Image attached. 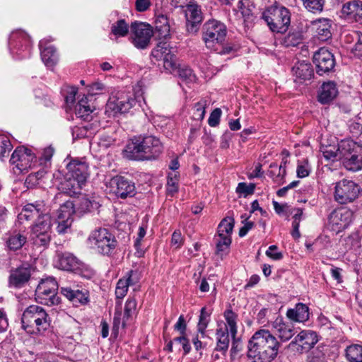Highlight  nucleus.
<instances>
[{"label": "nucleus", "mask_w": 362, "mask_h": 362, "mask_svg": "<svg viewBox=\"0 0 362 362\" xmlns=\"http://www.w3.org/2000/svg\"><path fill=\"white\" fill-rule=\"evenodd\" d=\"M339 151V144H337L334 146H326L322 150L325 158L329 161L325 167L331 172L334 173L338 170L339 163H338V151Z\"/></svg>", "instance_id": "30"}, {"label": "nucleus", "mask_w": 362, "mask_h": 362, "mask_svg": "<svg viewBox=\"0 0 362 362\" xmlns=\"http://www.w3.org/2000/svg\"><path fill=\"white\" fill-rule=\"evenodd\" d=\"M92 124H87L81 127H78L77 131L78 132V133L77 134V136L81 137L90 136L91 134H93V132L90 131L92 129Z\"/></svg>", "instance_id": "63"}, {"label": "nucleus", "mask_w": 362, "mask_h": 362, "mask_svg": "<svg viewBox=\"0 0 362 362\" xmlns=\"http://www.w3.org/2000/svg\"><path fill=\"white\" fill-rule=\"evenodd\" d=\"M210 321V313L206 312V308H202L200 312L199 322L197 325V332L202 337L205 335L206 329Z\"/></svg>", "instance_id": "46"}, {"label": "nucleus", "mask_w": 362, "mask_h": 362, "mask_svg": "<svg viewBox=\"0 0 362 362\" xmlns=\"http://www.w3.org/2000/svg\"><path fill=\"white\" fill-rule=\"evenodd\" d=\"M359 238L356 233H353L344 238L343 246L345 252L344 258L349 262H354L356 259L355 252L359 247Z\"/></svg>", "instance_id": "29"}, {"label": "nucleus", "mask_w": 362, "mask_h": 362, "mask_svg": "<svg viewBox=\"0 0 362 362\" xmlns=\"http://www.w3.org/2000/svg\"><path fill=\"white\" fill-rule=\"evenodd\" d=\"M23 328L27 332H34V328L40 334L47 330L51 325V319L46 310L37 305L28 307L21 317Z\"/></svg>", "instance_id": "4"}, {"label": "nucleus", "mask_w": 362, "mask_h": 362, "mask_svg": "<svg viewBox=\"0 0 362 362\" xmlns=\"http://www.w3.org/2000/svg\"><path fill=\"white\" fill-rule=\"evenodd\" d=\"M74 214V204L68 200L62 204L57 211L56 230L59 234L67 233L72 222V215Z\"/></svg>", "instance_id": "15"}, {"label": "nucleus", "mask_w": 362, "mask_h": 362, "mask_svg": "<svg viewBox=\"0 0 362 362\" xmlns=\"http://www.w3.org/2000/svg\"><path fill=\"white\" fill-rule=\"evenodd\" d=\"M132 42L138 49H146L150 45L153 32L151 27L142 22H134L131 25Z\"/></svg>", "instance_id": "13"}, {"label": "nucleus", "mask_w": 362, "mask_h": 362, "mask_svg": "<svg viewBox=\"0 0 362 362\" xmlns=\"http://www.w3.org/2000/svg\"><path fill=\"white\" fill-rule=\"evenodd\" d=\"M55 267L62 270L74 272L78 269L79 263L72 254L57 251Z\"/></svg>", "instance_id": "24"}, {"label": "nucleus", "mask_w": 362, "mask_h": 362, "mask_svg": "<svg viewBox=\"0 0 362 362\" xmlns=\"http://www.w3.org/2000/svg\"><path fill=\"white\" fill-rule=\"evenodd\" d=\"M44 40L40 42L39 46L41 50V58L47 67H53L57 62V54L55 48L52 45L46 46Z\"/></svg>", "instance_id": "35"}, {"label": "nucleus", "mask_w": 362, "mask_h": 362, "mask_svg": "<svg viewBox=\"0 0 362 362\" xmlns=\"http://www.w3.org/2000/svg\"><path fill=\"white\" fill-rule=\"evenodd\" d=\"M278 247L276 245H271L266 251V255L274 260H280L283 258V254L281 252H277Z\"/></svg>", "instance_id": "59"}, {"label": "nucleus", "mask_w": 362, "mask_h": 362, "mask_svg": "<svg viewBox=\"0 0 362 362\" xmlns=\"http://www.w3.org/2000/svg\"><path fill=\"white\" fill-rule=\"evenodd\" d=\"M310 168L307 160L302 163H298L297 166L296 173L297 177L299 178H304L308 177L310 174Z\"/></svg>", "instance_id": "55"}, {"label": "nucleus", "mask_w": 362, "mask_h": 362, "mask_svg": "<svg viewBox=\"0 0 362 362\" xmlns=\"http://www.w3.org/2000/svg\"><path fill=\"white\" fill-rule=\"evenodd\" d=\"M235 224L234 218L227 217L223 218L218 226L216 238V254L223 256L228 253L232 243L231 234Z\"/></svg>", "instance_id": "10"}, {"label": "nucleus", "mask_w": 362, "mask_h": 362, "mask_svg": "<svg viewBox=\"0 0 362 362\" xmlns=\"http://www.w3.org/2000/svg\"><path fill=\"white\" fill-rule=\"evenodd\" d=\"M346 126L348 130L353 136H357L360 131H362V126L358 122L350 119L347 121Z\"/></svg>", "instance_id": "58"}, {"label": "nucleus", "mask_w": 362, "mask_h": 362, "mask_svg": "<svg viewBox=\"0 0 362 362\" xmlns=\"http://www.w3.org/2000/svg\"><path fill=\"white\" fill-rule=\"evenodd\" d=\"M280 346L269 330L261 329L249 340L247 356L252 362H271L276 357Z\"/></svg>", "instance_id": "1"}, {"label": "nucleus", "mask_w": 362, "mask_h": 362, "mask_svg": "<svg viewBox=\"0 0 362 362\" xmlns=\"http://www.w3.org/2000/svg\"><path fill=\"white\" fill-rule=\"evenodd\" d=\"M155 29L160 39H166L170 36V24L167 16H157L155 21Z\"/></svg>", "instance_id": "39"}, {"label": "nucleus", "mask_w": 362, "mask_h": 362, "mask_svg": "<svg viewBox=\"0 0 362 362\" xmlns=\"http://www.w3.org/2000/svg\"><path fill=\"white\" fill-rule=\"evenodd\" d=\"M339 218L337 215V210L334 209L328 217V226L337 235L339 233Z\"/></svg>", "instance_id": "51"}, {"label": "nucleus", "mask_w": 362, "mask_h": 362, "mask_svg": "<svg viewBox=\"0 0 362 362\" xmlns=\"http://www.w3.org/2000/svg\"><path fill=\"white\" fill-rule=\"evenodd\" d=\"M221 112L220 108H216L213 110L208 119V123L210 127H214L219 124Z\"/></svg>", "instance_id": "57"}, {"label": "nucleus", "mask_w": 362, "mask_h": 362, "mask_svg": "<svg viewBox=\"0 0 362 362\" xmlns=\"http://www.w3.org/2000/svg\"><path fill=\"white\" fill-rule=\"evenodd\" d=\"M107 187L112 193L121 199L131 197L135 194L134 182L123 176H115L111 178Z\"/></svg>", "instance_id": "14"}, {"label": "nucleus", "mask_w": 362, "mask_h": 362, "mask_svg": "<svg viewBox=\"0 0 362 362\" xmlns=\"http://www.w3.org/2000/svg\"><path fill=\"white\" fill-rule=\"evenodd\" d=\"M309 308L305 304L298 303L294 308L288 309L286 316L288 319L298 322H304L309 319Z\"/></svg>", "instance_id": "32"}, {"label": "nucleus", "mask_w": 362, "mask_h": 362, "mask_svg": "<svg viewBox=\"0 0 362 362\" xmlns=\"http://www.w3.org/2000/svg\"><path fill=\"white\" fill-rule=\"evenodd\" d=\"M341 162L351 172L362 170V144L351 139L341 140Z\"/></svg>", "instance_id": "6"}, {"label": "nucleus", "mask_w": 362, "mask_h": 362, "mask_svg": "<svg viewBox=\"0 0 362 362\" xmlns=\"http://www.w3.org/2000/svg\"><path fill=\"white\" fill-rule=\"evenodd\" d=\"M84 185V182L66 174V178L60 184L59 189L61 193L59 195L66 194L72 197L78 194L81 193V190Z\"/></svg>", "instance_id": "26"}, {"label": "nucleus", "mask_w": 362, "mask_h": 362, "mask_svg": "<svg viewBox=\"0 0 362 362\" xmlns=\"http://www.w3.org/2000/svg\"><path fill=\"white\" fill-rule=\"evenodd\" d=\"M305 8L312 13L320 12L323 9L325 0H301Z\"/></svg>", "instance_id": "48"}, {"label": "nucleus", "mask_w": 362, "mask_h": 362, "mask_svg": "<svg viewBox=\"0 0 362 362\" xmlns=\"http://www.w3.org/2000/svg\"><path fill=\"white\" fill-rule=\"evenodd\" d=\"M303 40V29L298 28H292L289 33L281 39V44L286 47H296L302 42Z\"/></svg>", "instance_id": "37"}, {"label": "nucleus", "mask_w": 362, "mask_h": 362, "mask_svg": "<svg viewBox=\"0 0 362 362\" xmlns=\"http://www.w3.org/2000/svg\"><path fill=\"white\" fill-rule=\"evenodd\" d=\"M313 63L316 66L317 74L321 76L329 73L335 66L333 54L325 47L319 49L314 54Z\"/></svg>", "instance_id": "16"}, {"label": "nucleus", "mask_w": 362, "mask_h": 362, "mask_svg": "<svg viewBox=\"0 0 362 362\" xmlns=\"http://www.w3.org/2000/svg\"><path fill=\"white\" fill-rule=\"evenodd\" d=\"M224 317L227 322V327H229V331L233 338L235 337L237 334V318L238 315L230 309L226 310L224 312Z\"/></svg>", "instance_id": "44"}, {"label": "nucleus", "mask_w": 362, "mask_h": 362, "mask_svg": "<svg viewBox=\"0 0 362 362\" xmlns=\"http://www.w3.org/2000/svg\"><path fill=\"white\" fill-rule=\"evenodd\" d=\"M27 243V235L25 232L13 231L6 238V245L10 251H17Z\"/></svg>", "instance_id": "33"}, {"label": "nucleus", "mask_w": 362, "mask_h": 362, "mask_svg": "<svg viewBox=\"0 0 362 362\" xmlns=\"http://www.w3.org/2000/svg\"><path fill=\"white\" fill-rule=\"evenodd\" d=\"M245 3H247V1H239L238 7L240 11L242 16L243 18L245 27L247 28H250L252 26L255 17L253 15L249 6H246Z\"/></svg>", "instance_id": "43"}, {"label": "nucleus", "mask_w": 362, "mask_h": 362, "mask_svg": "<svg viewBox=\"0 0 362 362\" xmlns=\"http://www.w3.org/2000/svg\"><path fill=\"white\" fill-rule=\"evenodd\" d=\"M50 216L49 209L42 200L35 201L27 204L18 214L20 220L30 221L33 218L39 219L40 217Z\"/></svg>", "instance_id": "17"}, {"label": "nucleus", "mask_w": 362, "mask_h": 362, "mask_svg": "<svg viewBox=\"0 0 362 362\" xmlns=\"http://www.w3.org/2000/svg\"><path fill=\"white\" fill-rule=\"evenodd\" d=\"M163 151L160 140L151 135L134 136L124 151L125 156L134 160L156 159Z\"/></svg>", "instance_id": "2"}, {"label": "nucleus", "mask_w": 362, "mask_h": 362, "mask_svg": "<svg viewBox=\"0 0 362 362\" xmlns=\"http://www.w3.org/2000/svg\"><path fill=\"white\" fill-rule=\"evenodd\" d=\"M360 192L359 186L351 180H344L341 187V204L356 199Z\"/></svg>", "instance_id": "27"}, {"label": "nucleus", "mask_w": 362, "mask_h": 362, "mask_svg": "<svg viewBox=\"0 0 362 362\" xmlns=\"http://www.w3.org/2000/svg\"><path fill=\"white\" fill-rule=\"evenodd\" d=\"M317 341V335L315 332L312 330H303L295 337L293 340L289 344V346L298 345V351L301 352L308 351Z\"/></svg>", "instance_id": "19"}, {"label": "nucleus", "mask_w": 362, "mask_h": 362, "mask_svg": "<svg viewBox=\"0 0 362 362\" xmlns=\"http://www.w3.org/2000/svg\"><path fill=\"white\" fill-rule=\"evenodd\" d=\"M136 103L133 98H111L106 105V111L114 115L128 112Z\"/></svg>", "instance_id": "21"}, {"label": "nucleus", "mask_w": 362, "mask_h": 362, "mask_svg": "<svg viewBox=\"0 0 362 362\" xmlns=\"http://www.w3.org/2000/svg\"><path fill=\"white\" fill-rule=\"evenodd\" d=\"M12 149V144L8 138L0 135V159L3 160L4 158L8 157Z\"/></svg>", "instance_id": "49"}, {"label": "nucleus", "mask_w": 362, "mask_h": 362, "mask_svg": "<svg viewBox=\"0 0 362 362\" xmlns=\"http://www.w3.org/2000/svg\"><path fill=\"white\" fill-rule=\"evenodd\" d=\"M272 327L281 341H288L295 334L293 325L284 321L282 318L277 317L272 322Z\"/></svg>", "instance_id": "23"}, {"label": "nucleus", "mask_w": 362, "mask_h": 362, "mask_svg": "<svg viewBox=\"0 0 362 362\" xmlns=\"http://www.w3.org/2000/svg\"><path fill=\"white\" fill-rule=\"evenodd\" d=\"M293 75L299 82L310 80L314 76V71L311 64L300 62L296 63L292 68Z\"/></svg>", "instance_id": "31"}, {"label": "nucleus", "mask_w": 362, "mask_h": 362, "mask_svg": "<svg viewBox=\"0 0 362 362\" xmlns=\"http://www.w3.org/2000/svg\"><path fill=\"white\" fill-rule=\"evenodd\" d=\"M175 343L180 344L184 350V354L187 355L191 350V346L186 334H180V337L174 338Z\"/></svg>", "instance_id": "54"}, {"label": "nucleus", "mask_w": 362, "mask_h": 362, "mask_svg": "<svg viewBox=\"0 0 362 362\" xmlns=\"http://www.w3.org/2000/svg\"><path fill=\"white\" fill-rule=\"evenodd\" d=\"M255 185L250 183L247 185L245 182H240L236 188L238 194H243L245 197L251 195L255 192Z\"/></svg>", "instance_id": "52"}, {"label": "nucleus", "mask_w": 362, "mask_h": 362, "mask_svg": "<svg viewBox=\"0 0 362 362\" xmlns=\"http://www.w3.org/2000/svg\"><path fill=\"white\" fill-rule=\"evenodd\" d=\"M226 27L220 21L209 20L203 26V40L208 49L214 50L219 54H225L230 50H226L223 42L226 36Z\"/></svg>", "instance_id": "5"}, {"label": "nucleus", "mask_w": 362, "mask_h": 362, "mask_svg": "<svg viewBox=\"0 0 362 362\" xmlns=\"http://www.w3.org/2000/svg\"><path fill=\"white\" fill-rule=\"evenodd\" d=\"M136 308V301L134 298H128L125 307H124V320L122 322V326L124 327L125 321L128 320L135 313Z\"/></svg>", "instance_id": "50"}, {"label": "nucleus", "mask_w": 362, "mask_h": 362, "mask_svg": "<svg viewBox=\"0 0 362 362\" xmlns=\"http://www.w3.org/2000/svg\"><path fill=\"white\" fill-rule=\"evenodd\" d=\"M167 194L170 196H173L178 191V183L176 177L168 178L166 185Z\"/></svg>", "instance_id": "56"}, {"label": "nucleus", "mask_w": 362, "mask_h": 362, "mask_svg": "<svg viewBox=\"0 0 362 362\" xmlns=\"http://www.w3.org/2000/svg\"><path fill=\"white\" fill-rule=\"evenodd\" d=\"M345 357L349 362H362V345L354 344L345 349Z\"/></svg>", "instance_id": "42"}, {"label": "nucleus", "mask_w": 362, "mask_h": 362, "mask_svg": "<svg viewBox=\"0 0 362 362\" xmlns=\"http://www.w3.org/2000/svg\"><path fill=\"white\" fill-rule=\"evenodd\" d=\"M67 175L86 184L89 177L88 164L83 160L73 159L67 165Z\"/></svg>", "instance_id": "20"}, {"label": "nucleus", "mask_w": 362, "mask_h": 362, "mask_svg": "<svg viewBox=\"0 0 362 362\" xmlns=\"http://www.w3.org/2000/svg\"><path fill=\"white\" fill-rule=\"evenodd\" d=\"M151 6V0H136L135 8L139 12H144L147 11Z\"/></svg>", "instance_id": "62"}, {"label": "nucleus", "mask_w": 362, "mask_h": 362, "mask_svg": "<svg viewBox=\"0 0 362 362\" xmlns=\"http://www.w3.org/2000/svg\"><path fill=\"white\" fill-rule=\"evenodd\" d=\"M351 53L356 57H362V35L354 44V46L350 49Z\"/></svg>", "instance_id": "61"}, {"label": "nucleus", "mask_w": 362, "mask_h": 362, "mask_svg": "<svg viewBox=\"0 0 362 362\" xmlns=\"http://www.w3.org/2000/svg\"><path fill=\"white\" fill-rule=\"evenodd\" d=\"M58 284L52 277L42 279L35 290V295L40 300L41 303L52 305L59 303L57 296Z\"/></svg>", "instance_id": "12"}, {"label": "nucleus", "mask_w": 362, "mask_h": 362, "mask_svg": "<svg viewBox=\"0 0 362 362\" xmlns=\"http://www.w3.org/2000/svg\"><path fill=\"white\" fill-rule=\"evenodd\" d=\"M30 276V266L29 264L22 265L11 270L9 276V284L15 288H21L29 281Z\"/></svg>", "instance_id": "22"}, {"label": "nucleus", "mask_w": 362, "mask_h": 362, "mask_svg": "<svg viewBox=\"0 0 362 362\" xmlns=\"http://www.w3.org/2000/svg\"><path fill=\"white\" fill-rule=\"evenodd\" d=\"M61 293L76 306L78 304H85L88 301L87 293L79 290H72L69 287H62Z\"/></svg>", "instance_id": "38"}, {"label": "nucleus", "mask_w": 362, "mask_h": 362, "mask_svg": "<svg viewBox=\"0 0 362 362\" xmlns=\"http://www.w3.org/2000/svg\"><path fill=\"white\" fill-rule=\"evenodd\" d=\"M128 287V281H123V279H119L115 289L116 298L118 299L123 298L127 293Z\"/></svg>", "instance_id": "53"}, {"label": "nucleus", "mask_w": 362, "mask_h": 362, "mask_svg": "<svg viewBox=\"0 0 362 362\" xmlns=\"http://www.w3.org/2000/svg\"><path fill=\"white\" fill-rule=\"evenodd\" d=\"M362 1L360 0H350L344 3L341 8V18L351 22L358 21Z\"/></svg>", "instance_id": "25"}, {"label": "nucleus", "mask_w": 362, "mask_h": 362, "mask_svg": "<svg viewBox=\"0 0 362 362\" xmlns=\"http://www.w3.org/2000/svg\"><path fill=\"white\" fill-rule=\"evenodd\" d=\"M269 168V175L276 182L281 180L286 176V166L282 164L278 165L276 163H272Z\"/></svg>", "instance_id": "47"}, {"label": "nucleus", "mask_w": 362, "mask_h": 362, "mask_svg": "<svg viewBox=\"0 0 362 362\" xmlns=\"http://www.w3.org/2000/svg\"><path fill=\"white\" fill-rule=\"evenodd\" d=\"M52 218L50 216L36 219L30 228V238L37 247L46 248L52 239Z\"/></svg>", "instance_id": "9"}, {"label": "nucleus", "mask_w": 362, "mask_h": 362, "mask_svg": "<svg viewBox=\"0 0 362 362\" xmlns=\"http://www.w3.org/2000/svg\"><path fill=\"white\" fill-rule=\"evenodd\" d=\"M338 93L337 83L333 81L324 83L321 86V90L318 95V100L326 104L332 100Z\"/></svg>", "instance_id": "34"}, {"label": "nucleus", "mask_w": 362, "mask_h": 362, "mask_svg": "<svg viewBox=\"0 0 362 362\" xmlns=\"http://www.w3.org/2000/svg\"><path fill=\"white\" fill-rule=\"evenodd\" d=\"M262 18L274 33H285L291 23L289 11L284 6H270L263 13Z\"/></svg>", "instance_id": "8"}, {"label": "nucleus", "mask_w": 362, "mask_h": 362, "mask_svg": "<svg viewBox=\"0 0 362 362\" xmlns=\"http://www.w3.org/2000/svg\"><path fill=\"white\" fill-rule=\"evenodd\" d=\"M93 109L88 103L87 96L83 97L75 107V113L78 117L84 120H89L92 118Z\"/></svg>", "instance_id": "40"}, {"label": "nucleus", "mask_w": 362, "mask_h": 362, "mask_svg": "<svg viewBox=\"0 0 362 362\" xmlns=\"http://www.w3.org/2000/svg\"><path fill=\"white\" fill-rule=\"evenodd\" d=\"M35 158L31 150L24 146H18L13 152L10 163L14 165L13 169L15 173H23L33 168Z\"/></svg>", "instance_id": "11"}, {"label": "nucleus", "mask_w": 362, "mask_h": 362, "mask_svg": "<svg viewBox=\"0 0 362 362\" xmlns=\"http://www.w3.org/2000/svg\"><path fill=\"white\" fill-rule=\"evenodd\" d=\"M312 30L315 35L321 41H325L331 37L329 21L325 18H319L310 22Z\"/></svg>", "instance_id": "28"}, {"label": "nucleus", "mask_w": 362, "mask_h": 362, "mask_svg": "<svg viewBox=\"0 0 362 362\" xmlns=\"http://www.w3.org/2000/svg\"><path fill=\"white\" fill-rule=\"evenodd\" d=\"M129 25L124 19H120L112 25L111 32L117 37H124L129 33Z\"/></svg>", "instance_id": "45"}, {"label": "nucleus", "mask_w": 362, "mask_h": 362, "mask_svg": "<svg viewBox=\"0 0 362 362\" xmlns=\"http://www.w3.org/2000/svg\"><path fill=\"white\" fill-rule=\"evenodd\" d=\"M362 35V33L358 31H351L346 33L344 36V42L346 45L356 42V40Z\"/></svg>", "instance_id": "60"}, {"label": "nucleus", "mask_w": 362, "mask_h": 362, "mask_svg": "<svg viewBox=\"0 0 362 362\" xmlns=\"http://www.w3.org/2000/svg\"><path fill=\"white\" fill-rule=\"evenodd\" d=\"M217 344L216 350L226 353L229 346L228 329L226 326L224 328H219L216 330Z\"/></svg>", "instance_id": "41"}, {"label": "nucleus", "mask_w": 362, "mask_h": 362, "mask_svg": "<svg viewBox=\"0 0 362 362\" xmlns=\"http://www.w3.org/2000/svg\"><path fill=\"white\" fill-rule=\"evenodd\" d=\"M186 18V28L189 33H196L199 25L203 21V14L200 6L194 1L187 6L185 10Z\"/></svg>", "instance_id": "18"}, {"label": "nucleus", "mask_w": 362, "mask_h": 362, "mask_svg": "<svg viewBox=\"0 0 362 362\" xmlns=\"http://www.w3.org/2000/svg\"><path fill=\"white\" fill-rule=\"evenodd\" d=\"M174 329L180 332V334H186L187 324L183 315H180L177 322L174 326Z\"/></svg>", "instance_id": "64"}, {"label": "nucleus", "mask_w": 362, "mask_h": 362, "mask_svg": "<svg viewBox=\"0 0 362 362\" xmlns=\"http://www.w3.org/2000/svg\"><path fill=\"white\" fill-rule=\"evenodd\" d=\"M90 244L95 247L98 253L112 256L116 253L118 242L115 236L105 228L93 230L88 238Z\"/></svg>", "instance_id": "7"}, {"label": "nucleus", "mask_w": 362, "mask_h": 362, "mask_svg": "<svg viewBox=\"0 0 362 362\" xmlns=\"http://www.w3.org/2000/svg\"><path fill=\"white\" fill-rule=\"evenodd\" d=\"M73 204H74V213L80 214L91 212L100 207L98 202L95 200H90L86 197L79 198L76 203L73 202Z\"/></svg>", "instance_id": "36"}, {"label": "nucleus", "mask_w": 362, "mask_h": 362, "mask_svg": "<svg viewBox=\"0 0 362 362\" xmlns=\"http://www.w3.org/2000/svg\"><path fill=\"white\" fill-rule=\"evenodd\" d=\"M173 49L167 42L160 41L152 50L151 55L156 60L163 62V67L167 71L178 75L187 83L193 81L195 76L192 70L188 66L178 65Z\"/></svg>", "instance_id": "3"}]
</instances>
